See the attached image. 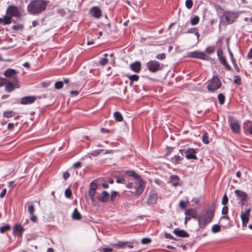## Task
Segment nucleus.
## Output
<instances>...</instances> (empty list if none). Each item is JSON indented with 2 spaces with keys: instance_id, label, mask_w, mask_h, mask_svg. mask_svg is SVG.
<instances>
[{
  "instance_id": "nucleus-1",
  "label": "nucleus",
  "mask_w": 252,
  "mask_h": 252,
  "mask_svg": "<svg viewBox=\"0 0 252 252\" xmlns=\"http://www.w3.org/2000/svg\"><path fill=\"white\" fill-rule=\"evenodd\" d=\"M47 3L43 0H35L32 1L28 6V11L32 14H36L44 10Z\"/></svg>"
},
{
  "instance_id": "nucleus-2",
  "label": "nucleus",
  "mask_w": 252,
  "mask_h": 252,
  "mask_svg": "<svg viewBox=\"0 0 252 252\" xmlns=\"http://www.w3.org/2000/svg\"><path fill=\"white\" fill-rule=\"evenodd\" d=\"M6 16L12 17H20L22 14V10L14 5H10L8 6L6 10Z\"/></svg>"
},
{
  "instance_id": "nucleus-3",
  "label": "nucleus",
  "mask_w": 252,
  "mask_h": 252,
  "mask_svg": "<svg viewBox=\"0 0 252 252\" xmlns=\"http://www.w3.org/2000/svg\"><path fill=\"white\" fill-rule=\"evenodd\" d=\"M221 86V82L217 76H214L210 82L207 86V88L210 92H213L219 89Z\"/></svg>"
},
{
  "instance_id": "nucleus-4",
  "label": "nucleus",
  "mask_w": 252,
  "mask_h": 252,
  "mask_svg": "<svg viewBox=\"0 0 252 252\" xmlns=\"http://www.w3.org/2000/svg\"><path fill=\"white\" fill-rule=\"evenodd\" d=\"M197 220L200 228L204 227L206 225L212 220V218L208 214H203L197 218Z\"/></svg>"
},
{
  "instance_id": "nucleus-5",
  "label": "nucleus",
  "mask_w": 252,
  "mask_h": 252,
  "mask_svg": "<svg viewBox=\"0 0 252 252\" xmlns=\"http://www.w3.org/2000/svg\"><path fill=\"white\" fill-rule=\"evenodd\" d=\"M158 200V195L157 191L155 190H152L148 197L147 203L149 205H152L157 204Z\"/></svg>"
},
{
  "instance_id": "nucleus-6",
  "label": "nucleus",
  "mask_w": 252,
  "mask_h": 252,
  "mask_svg": "<svg viewBox=\"0 0 252 252\" xmlns=\"http://www.w3.org/2000/svg\"><path fill=\"white\" fill-rule=\"evenodd\" d=\"M147 67L152 72H155L161 68L159 63L156 61H150L148 62Z\"/></svg>"
},
{
  "instance_id": "nucleus-7",
  "label": "nucleus",
  "mask_w": 252,
  "mask_h": 252,
  "mask_svg": "<svg viewBox=\"0 0 252 252\" xmlns=\"http://www.w3.org/2000/svg\"><path fill=\"white\" fill-rule=\"evenodd\" d=\"M234 193L239 199H240V203L243 206L245 201H247L248 197L247 194L245 192L239 189L235 190Z\"/></svg>"
},
{
  "instance_id": "nucleus-8",
  "label": "nucleus",
  "mask_w": 252,
  "mask_h": 252,
  "mask_svg": "<svg viewBox=\"0 0 252 252\" xmlns=\"http://www.w3.org/2000/svg\"><path fill=\"white\" fill-rule=\"evenodd\" d=\"M251 211V209H247L245 212H241V219L242 220L243 226H247V224L249 222Z\"/></svg>"
},
{
  "instance_id": "nucleus-9",
  "label": "nucleus",
  "mask_w": 252,
  "mask_h": 252,
  "mask_svg": "<svg viewBox=\"0 0 252 252\" xmlns=\"http://www.w3.org/2000/svg\"><path fill=\"white\" fill-rule=\"evenodd\" d=\"M35 99L33 96H26L22 98L20 103L23 105L29 104L33 103Z\"/></svg>"
},
{
  "instance_id": "nucleus-10",
  "label": "nucleus",
  "mask_w": 252,
  "mask_h": 252,
  "mask_svg": "<svg viewBox=\"0 0 252 252\" xmlns=\"http://www.w3.org/2000/svg\"><path fill=\"white\" fill-rule=\"evenodd\" d=\"M186 157L187 158L189 159H196L197 158V157L195 155V154L196 153V151L192 148L188 149L187 150L186 152Z\"/></svg>"
},
{
  "instance_id": "nucleus-11",
  "label": "nucleus",
  "mask_w": 252,
  "mask_h": 252,
  "mask_svg": "<svg viewBox=\"0 0 252 252\" xmlns=\"http://www.w3.org/2000/svg\"><path fill=\"white\" fill-rule=\"evenodd\" d=\"M190 57L202 60H207L208 58L204 53L198 51L191 52Z\"/></svg>"
},
{
  "instance_id": "nucleus-12",
  "label": "nucleus",
  "mask_w": 252,
  "mask_h": 252,
  "mask_svg": "<svg viewBox=\"0 0 252 252\" xmlns=\"http://www.w3.org/2000/svg\"><path fill=\"white\" fill-rule=\"evenodd\" d=\"M223 17L225 18L228 23H233L235 19V15L234 13L227 12L224 14Z\"/></svg>"
},
{
  "instance_id": "nucleus-13",
  "label": "nucleus",
  "mask_w": 252,
  "mask_h": 252,
  "mask_svg": "<svg viewBox=\"0 0 252 252\" xmlns=\"http://www.w3.org/2000/svg\"><path fill=\"white\" fill-rule=\"evenodd\" d=\"M24 230V228L20 224H16L13 229V233L15 235L21 236Z\"/></svg>"
},
{
  "instance_id": "nucleus-14",
  "label": "nucleus",
  "mask_w": 252,
  "mask_h": 252,
  "mask_svg": "<svg viewBox=\"0 0 252 252\" xmlns=\"http://www.w3.org/2000/svg\"><path fill=\"white\" fill-rule=\"evenodd\" d=\"M14 80L15 81V83L14 84L10 82H9L7 83L6 87H5V89L8 93H10L15 88L19 87V86L17 82V80L15 78H14Z\"/></svg>"
},
{
  "instance_id": "nucleus-15",
  "label": "nucleus",
  "mask_w": 252,
  "mask_h": 252,
  "mask_svg": "<svg viewBox=\"0 0 252 252\" xmlns=\"http://www.w3.org/2000/svg\"><path fill=\"white\" fill-rule=\"evenodd\" d=\"M230 126L231 129L234 133L239 132L240 129V124L238 122L234 121L230 122Z\"/></svg>"
},
{
  "instance_id": "nucleus-16",
  "label": "nucleus",
  "mask_w": 252,
  "mask_h": 252,
  "mask_svg": "<svg viewBox=\"0 0 252 252\" xmlns=\"http://www.w3.org/2000/svg\"><path fill=\"white\" fill-rule=\"evenodd\" d=\"M145 186L144 182L142 180L139 182V186L136 188L135 195L137 196L140 195L144 191Z\"/></svg>"
},
{
  "instance_id": "nucleus-17",
  "label": "nucleus",
  "mask_w": 252,
  "mask_h": 252,
  "mask_svg": "<svg viewBox=\"0 0 252 252\" xmlns=\"http://www.w3.org/2000/svg\"><path fill=\"white\" fill-rule=\"evenodd\" d=\"M130 68L135 72H139L141 70V63L136 61L130 64Z\"/></svg>"
},
{
  "instance_id": "nucleus-18",
  "label": "nucleus",
  "mask_w": 252,
  "mask_h": 252,
  "mask_svg": "<svg viewBox=\"0 0 252 252\" xmlns=\"http://www.w3.org/2000/svg\"><path fill=\"white\" fill-rule=\"evenodd\" d=\"M92 15L96 18H99L101 15L100 9L97 7H94L91 10Z\"/></svg>"
},
{
  "instance_id": "nucleus-19",
  "label": "nucleus",
  "mask_w": 252,
  "mask_h": 252,
  "mask_svg": "<svg viewBox=\"0 0 252 252\" xmlns=\"http://www.w3.org/2000/svg\"><path fill=\"white\" fill-rule=\"evenodd\" d=\"M218 55L220 63L222 64L227 68V69L230 70L231 69V67L227 63L225 57L223 56L222 54L220 55L219 53H218Z\"/></svg>"
},
{
  "instance_id": "nucleus-20",
  "label": "nucleus",
  "mask_w": 252,
  "mask_h": 252,
  "mask_svg": "<svg viewBox=\"0 0 252 252\" xmlns=\"http://www.w3.org/2000/svg\"><path fill=\"white\" fill-rule=\"evenodd\" d=\"M173 232L178 236L180 237H187L189 236V234L184 230H180L179 229H175Z\"/></svg>"
},
{
  "instance_id": "nucleus-21",
  "label": "nucleus",
  "mask_w": 252,
  "mask_h": 252,
  "mask_svg": "<svg viewBox=\"0 0 252 252\" xmlns=\"http://www.w3.org/2000/svg\"><path fill=\"white\" fill-rule=\"evenodd\" d=\"M109 194L106 191H103L100 196H98V199L102 202H106L109 198Z\"/></svg>"
},
{
  "instance_id": "nucleus-22",
  "label": "nucleus",
  "mask_w": 252,
  "mask_h": 252,
  "mask_svg": "<svg viewBox=\"0 0 252 252\" xmlns=\"http://www.w3.org/2000/svg\"><path fill=\"white\" fill-rule=\"evenodd\" d=\"M128 243V242H122V241H119L117 243L115 244H112L111 246L114 247H118L120 248H124L127 245V244Z\"/></svg>"
},
{
  "instance_id": "nucleus-23",
  "label": "nucleus",
  "mask_w": 252,
  "mask_h": 252,
  "mask_svg": "<svg viewBox=\"0 0 252 252\" xmlns=\"http://www.w3.org/2000/svg\"><path fill=\"white\" fill-rule=\"evenodd\" d=\"M0 23L7 25L11 23V17L9 16H4L3 18H0Z\"/></svg>"
},
{
  "instance_id": "nucleus-24",
  "label": "nucleus",
  "mask_w": 252,
  "mask_h": 252,
  "mask_svg": "<svg viewBox=\"0 0 252 252\" xmlns=\"http://www.w3.org/2000/svg\"><path fill=\"white\" fill-rule=\"evenodd\" d=\"M171 183L173 186H177L179 184V179L176 175H172L170 176Z\"/></svg>"
},
{
  "instance_id": "nucleus-25",
  "label": "nucleus",
  "mask_w": 252,
  "mask_h": 252,
  "mask_svg": "<svg viewBox=\"0 0 252 252\" xmlns=\"http://www.w3.org/2000/svg\"><path fill=\"white\" fill-rule=\"evenodd\" d=\"M72 217L73 220H79L81 219V216L78 211L77 209L75 208L72 214Z\"/></svg>"
},
{
  "instance_id": "nucleus-26",
  "label": "nucleus",
  "mask_w": 252,
  "mask_h": 252,
  "mask_svg": "<svg viewBox=\"0 0 252 252\" xmlns=\"http://www.w3.org/2000/svg\"><path fill=\"white\" fill-rule=\"evenodd\" d=\"M16 73V70L13 69H7L5 71L4 74L7 77H11L14 75Z\"/></svg>"
},
{
  "instance_id": "nucleus-27",
  "label": "nucleus",
  "mask_w": 252,
  "mask_h": 252,
  "mask_svg": "<svg viewBox=\"0 0 252 252\" xmlns=\"http://www.w3.org/2000/svg\"><path fill=\"white\" fill-rule=\"evenodd\" d=\"M185 215H186V217L185 218V219H187V217L189 216H191V217L193 218H196V214L194 213L193 210L192 209H188L186 210L185 212Z\"/></svg>"
},
{
  "instance_id": "nucleus-28",
  "label": "nucleus",
  "mask_w": 252,
  "mask_h": 252,
  "mask_svg": "<svg viewBox=\"0 0 252 252\" xmlns=\"http://www.w3.org/2000/svg\"><path fill=\"white\" fill-rule=\"evenodd\" d=\"M115 120L118 122H122L123 120V117L119 112H115L114 114Z\"/></svg>"
},
{
  "instance_id": "nucleus-29",
  "label": "nucleus",
  "mask_w": 252,
  "mask_h": 252,
  "mask_svg": "<svg viewBox=\"0 0 252 252\" xmlns=\"http://www.w3.org/2000/svg\"><path fill=\"white\" fill-rule=\"evenodd\" d=\"M126 173L128 176H131L133 177L134 178L137 179H139V176L137 175L134 171H126Z\"/></svg>"
},
{
  "instance_id": "nucleus-30",
  "label": "nucleus",
  "mask_w": 252,
  "mask_h": 252,
  "mask_svg": "<svg viewBox=\"0 0 252 252\" xmlns=\"http://www.w3.org/2000/svg\"><path fill=\"white\" fill-rule=\"evenodd\" d=\"M15 115L16 113L12 110L5 111L3 113V116L6 118H11L13 117Z\"/></svg>"
},
{
  "instance_id": "nucleus-31",
  "label": "nucleus",
  "mask_w": 252,
  "mask_h": 252,
  "mask_svg": "<svg viewBox=\"0 0 252 252\" xmlns=\"http://www.w3.org/2000/svg\"><path fill=\"white\" fill-rule=\"evenodd\" d=\"M202 142L204 144H208L209 143L208 135L207 133H205L203 134L202 137Z\"/></svg>"
},
{
  "instance_id": "nucleus-32",
  "label": "nucleus",
  "mask_w": 252,
  "mask_h": 252,
  "mask_svg": "<svg viewBox=\"0 0 252 252\" xmlns=\"http://www.w3.org/2000/svg\"><path fill=\"white\" fill-rule=\"evenodd\" d=\"M10 229V225L9 224H6V225L0 227V232L1 233H3L5 231L9 230Z\"/></svg>"
},
{
  "instance_id": "nucleus-33",
  "label": "nucleus",
  "mask_w": 252,
  "mask_h": 252,
  "mask_svg": "<svg viewBox=\"0 0 252 252\" xmlns=\"http://www.w3.org/2000/svg\"><path fill=\"white\" fill-rule=\"evenodd\" d=\"M63 83L62 81H57L55 82L54 87L56 89L59 90L63 87Z\"/></svg>"
},
{
  "instance_id": "nucleus-34",
  "label": "nucleus",
  "mask_w": 252,
  "mask_h": 252,
  "mask_svg": "<svg viewBox=\"0 0 252 252\" xmlns=\"http://www.w3.org/2000/svg\"><path fill=\"white\" fill-rule=\"evenodd\" d=\"M95 194V190L93 189H89V195L92 201H94V196Z\"/></svg>"
},
{
  "instance_id": "nucleus-35",
  "label": "nucleus",
  "mask_w": 252,
  "mask_h": 252,
  "mask_svg": "<svg viewBox=\"0 0 252 252\" xmlns=\"http://www.w3.org/2000/svg\"><path fill=\"white\" fill-rule=\"evenodd\" d=\"M199 18L197 16H195L190 20V23L192 25H196L199 22Z\"/></svg>"
},
{
  "instance_id": "nucleus-36",
  "label": "nucleus",
  "mask_w": 252,
  "mask_h": 252,
  "mask_svg": "<svg viewBox=\"0 0 252 252\" xmlns=\"http://www.w3.org/2000/svg\"><path fill=\"white\" fill-rule=\"evenodd\" d=\"M220 227L218 224H215L212 227V231L214 233L218 232L220 231Z\"/></svg>"
},
{
  "instance_id": "nucleus-37",
  "label": "nucleus",
  "mask_w": 252,
  "mask_h": 252,
  "mask_svg": "<svg viewBox=\"0 0 252 252\" xmlns=\"http://www.w3.org/2000/svg\"><path fill=\"white\" fill-rule=\"evenodd\" d=\"M172 160L176 164H177V163H178L180 161H181L182 160V158L178 155H175L172 158Z\"/></svg>"
},
{
  "instance_id": "nucleus-38",
  "label": "nucleus",
  "mask_w": 252,
  "mask_h": 252,
  "mask_svg": "<svg viewBox=\"0 0 252 252\" xmlns=\"http://www.w3.org/2000/svg\"><path fill=\"white\" fill-rule=\"evenodd\" d=\"M102 151H103L102 150H95L90 153V154L93 156L96 157L99 155Z\"/></svg>"
},
{
  "instance_id": "nucleus-39",
  "label": "nucleus",
  "mask_w": 252,
  "mask_h": 252,
  "mask_svg": "<svg viewBox=\"0 0 252 252\" xmlns=\"http://www.w3.org/2000/svg\"><path fill=\"white\" fill-rule=\"evenodd\" d=\"M34 211L35 209L33 205H30L29 206L28 211L31 215L34 214Z\"/></svg>"
},
{
  "instance_id": "nucleus-40",
  "label": "nucleus",
  "mask_w": 252,
  "mask_h": 252,
  "mask_svg": "<svg viewBox=\"0 0 252 252\" xmlns=\"http://www.w3.org/2000/svg\"><path fill=\"white\" fill-rule=\"evenodd\" d=\"M192 5H193V2L191 0H186V6L188 8H189V9L191 8L192 6Z\"/></svg>"
},
{
  "instance_id": "nucleus-41",
  "label": "nucleus",
  "mask_w": 252,
  "mask_h": 252,
  "mask_svg": "<svg viewBox=\"0 0 252 252\" xmlns=\"http://www.w3.org/2000/svg\"><path fill=\"white\" fill-rule=\"evenodd\" d=\"M151 242V239L148 238H143L141 240V243L143 245L148 244Z\"/></svg>"
},
{
  "instance_id": "nucleus-42",
  "label": "nucleus",
  "mask_w": 252,
  "mask_h": 252,
  "mask_svg": "<svg viewBox=\"0 0 252 252\" xmlns=\"http://www.w3.org/2000/svg\"><path fill=\"white\" fill-rule=\"evenodd\" d=\"M65 195L67 198H70L72 196V192L70 189H67L65 190Z\"/></svg>"
},
{
  "instance_id": "nucleus-43",
  "label": "nucleus",
  "mask_w": 252,
  "mask_h": 252,
  "mask_svg": "<svg viewBox=\"0 0 252 252\" xmlns=\"http://www.w3.org/2000/svg\"><path fill=\"white\" fill-rule=\"evenodd\" d=\"M218 98L220 104L222 105L224 103L225 99L224 95H218Z\"/></svg>"
},
{
  "instance_id": "nucleus-44",
  "label": "nucleus",
  "mask_w": 252,
  "mask_h": 252,
  "mask_svg": "<svg viewBox=\"0 0 252 252\" xmlns=\"http://www.w3.org/2000/svg\"><path fill=\"white\" fill-rule=\"evenodd\" d=\"M228 199L226 194H224L222 197L221 203L223 205H226L227 203Z\"/></svg>"
},
{
  "instance_id": "nucleus-45",
  "label": "nucleus",
  "mask_w": 252,
  "mask_h": 252,
  "mask_svg": "<svg viewBox=\"0 0 252 252\" xmlns=\"http://www.w3.org/2000/svg\"><path fill=\"white\" fill-rule=\"evenodd\" d=\"M100 64L103 66L108 63V60L106 58H102L99 61Z\"/></svg>"
},
{
  "instance_id": "nucleus-46",
  "label": "nucleus",
  "mask_w": 252,
  "mask_h": 252,
  "mask_svg": "<svg viewBox=\"0 0 252 252\" xmlns=\"http://www.w3.org/2000/svg\"><path fill=\"white\" fill-rule=\"evenodd\" d=\"M166 56L164 53L158 54L156 56V58L158 60H164Z\"/></svg>"
},
{
  "instance_id": "nucleus-47",
  "label": "nucleus",
  "mask_w": 252,
  "mask_h": 252,
  "mask_svg": "<svg viewBox=\"0 0 252 252\" xmlns=\"http://www.w3.org/2000/svg\"><path fill=\"white\" fill-rule=\"evenodd\" d=\"M214 52V48L212 47H208L206 49V52L209 54H212Z\"/></svg>"
},
{
  "instance_id": "nucleus-48",
  "label": "nucleus",
  "mask_w": 252,
  "mask_h": 252,
  "mask_svg": "<svg viewBox=\"0 0 252 252\" xmlns=\"http://www.w3.org/2000/svg\"><path fill=\"white\" fill-rule=\"evenodd\" d=\"M51 84L50 81H45L41 83V86L44 88L48 87Z\"/></svg>"
},
{
  "instance_id": "nucleus-49",
  "label": "nucleus",
  "mask_w": 252,
  "mask_h": 252,
  "mask_svg": "<svg viewBox=\"0 0 252 252\" xmlns=\"http://www.w3.org/2000/svg\"><path fill=\"white\" fill-rule=\"evenodd\" d=\"M129 79L132 81H137L138 79V76L137 75H132L129 77Z\"/></svg>"
},
{
  "instance_id": "nucleus-50",
  "label": "nucleus",
  "mask_w": 252,
  "mask_h": 252,
  "mask_svg": "<svg viewBox=\"0 0 252 252\" xmlns=\"http://www.w3.org/2000/svg\"><path fill=\"white\" fill-rule=\"evenodd\" d=\"M116 182L117 183L125 184V179L123 177H122L118 178L116 180Z\"/></svg>"
},
{
  "instance_id": "nucleus-51",
  "label": "nucleus",
  "mask_w": 252,
  "mask_h": 252,
  "mask_svg": "<svg viewBox=\"0 0 252 252\" xmlns=\"http://www.w3.org/2000/svg\"><path fill=\"white\" fill-rule=\"evenodd\" d=\"M97 188V185L96 183L94 182H92L90 184V189H93L95 190Z\"/></svg>"
},
{
  "instance_id": "nucleus-52",
  "label": "nucleus",
  "mask_w": 252,
  "mask_h": 252,
  "mask_svg": "<svg viewBox=\"0 0 252 252\" xmlns=\"http://www.w3.org/2000/svg\"><path fill=\"white\" fill-rule=\"evenodd\" d=\"M12 28L16 30H21L23 28V26L22 25H15L13 26Z\"/></svg>"
},
{
  "instance_id": "nucleus-53",
  "label": "nucleus",
  "mask_w": 252,
  "mask_h": 252,
  "mask_svg": "<svg viewBox=\"0 0 252 252\" xmlns=\"http://www.w3.org/2000/svg\"><path fill=\"white\" fill-rule=\"evenodd\" d=\"M31 220L33 222H36L37 220V217L35 216L34 214L31 215Z\"/></svg>"
},
{
  "instance_id": "nucleus-54",
  "label": "nucleus",
  "mask_w": 252,
  "mask_h": 252,
  "mask_svg": "<svg viewBox=\"0 0 252 252\" xmlns=\"http://www.w3.org/2000/svg\"><path fill=\"white\" fill-rule=\"evenodd\" d=\"M228 212V207L226 205H224L222 209V213L223 214H227Z\"/></svg>"
},
{
  "instance_id": "nucleus-55",
  "label": "nucleus",
  "mask_w": 252,
  "mask_h": 252,
  "mask_svg": "<svg viewBox=\"0 0 252 252\" xmlns=\"http://www.w3.org/2000/svg\"><path fill=\"white\" fill-rule=\"evenodd\" d=\"M186 203L183 201H181L179 203V206L181 208L184 209L186 207Z\"/></svg>"
},
{
  "instance_id": "nucleus-56",
  "label": "nucleus",
  "mask_w": 252,
  "mask_h": 252,
  "mask_svg": "<svg viewBox=\"0 0 252 252\" xmlns=\"http://www.w3.org/2000/svg\"><path fill=\"white\" fill-rule=\"evenodd\" d=\"M6 192V189H3L2 190V191H1V192L0 193V197L3 198L5 196Z\"/></svg>"
},
{
  "instance_id": "nucleus-57",
  "label": "nucleus",
  "mask_w": 252,
  "mask_h": 252,
  "mask_svg": "<svg viewBox=\"0 0 252 252\" xmlns=\"http://www.w3.org/2000/svg\"><path fill=\"white\" fill-rule=\"evenodd\" d=\"M103 252H112L113 249L109 248H104L102 249Z\"/></svg>"
},
{
  "instance_id": "nucleus-58",
  "label": "nucleus",
  "mask_w": 252,
  "mask_h": 252,
  "mask_svg": "<svg viewBox=\"0 0 252 252\" xmlns=\"http://www.w3.org/2000/svg\"><path fill=\"white\" fill-rule=\"evenodd\" d=\"M73 166L75 168H80L81 166V163L80 162H76L74 163Z\"/></svg>"
},
{
  "instance_id": "nucleus-59",
  "label": "nucleus",
  "mask_w": 252,
  "mask_h": 252,
  "mask_svg": "<svg viewBox=\"0 0 252 252\" xmlns=\"http://www.w3.org/2000/svg\"><path fill=\"white\" fill-rule=\"evenodd\" d=\"M164 235L166 238L173 239V237L170 234L165 233Z\"/></svg>"
},
{
  "instance_id": "nucleus-60",
  "label": "nucleus",
  "mask_w": 252,
  "mask_h": 252,
  "mask_svg": "<svg viewBox=\"0 0 252 252\" xmlns=\"http://www.w3.org/2000/svg\"><path fill=\"white\" fill-rule=\"evenodd\" d=\"M228 51L229 52V54L230 55V57L231 58V59L232 60V62H233L235 61L234 58H233V54L232 53V52L230 51V50L229 49V48H228Z\"/></svg>"
},
{
  "instance_id": "nucleus-61",
  "label": "nucleus",
  "mask_w": 252,
  "mask_h": 252,
  "mask_svg": "<svg viewBox=\"0 0 252 252\" xmlns=\"http://www.w3.org/2000/svg\"><path fill=\"white\" fill-rule=\"evenodd\" d=\"M69 173L68 172H65L63 174V177L65 180H67L69 177Z\"/></svg>"
},
{
  "instance_id": "nucleus-62",
  "label": "nucleus",
  "mask_w": 252,
  "mask_h": 252,
  "mask_svg": "<svg viewBox=\"0 0 252 252\" xmlns=\"http://www.w3.org/2000/svg\"><path fill=\"white\" fill-rule=\"evenodd\" d=\"M247 57L249 59H252V48L250 49L249 52Z\"/></svg>"
},
{
  "instance_id": "nucleus-63",
  "label": "nucleus",
  "mask_w": 252,
  "mask_h": 252,
  "mask_svg": "<svg viewBox=\"0 0 252 252\" xmlns=\"http://www.w3.org/2000/svg\"><path fill=\"white\" fill-rule=\"evenodd\" d=\"M117 192L115 191H113L111 192V199L113 200V198L116 196Z\"/></svg>"
},
{
  "instance_id": "nucleus-64",
  "label": "nucleus",
  "mask_w": 252,
  "mask_h": 252,
  "mask_svg": "<svg viewBox=\"0 0 252 252\" xmlns=\"http://www.w3.org/2000/svg\"><path fill=\"white\" fill-rule=\"evenodd\" d=\"M5 82V79L0 77V86H2Z\"/></svg>"
}]
</instances>
